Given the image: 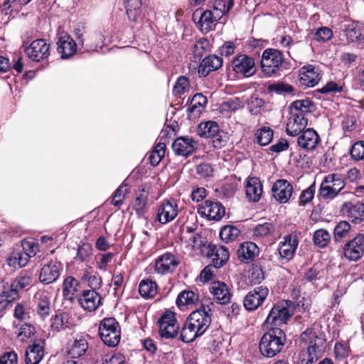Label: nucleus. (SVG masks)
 Returning <instances> with one entry per match:
<instances>
[{
  "label": "nucleus",
  "mask_w": 364,
  "mask_h": 364,
  "mask_svg": "<svg viewBox=\"0 0 364 364\" xmlns=\"http://www.w3.org/2000/svg\"><path fill=\"white\" fill-rule=\"evenodd\" d=\"M56 43L57 51L63 59L70 58L81 49L71 36L64 31L58 33Z\"/></svg>",
  "instance_id": "obj_11"
},
{
  "label": "nucleus",
  "mask_w": 364,
  "mask_h": 364,
  "mask_svg": "<svg viewBox=\"0 0 364 364\" xmlns=\"http://www.w3.org/2000/svg\"><path fill=\"white\" fill-rule=\"evenodd\" d=\"M149 189L147 186H141L136 193L133 208L139 216H142L147 210Z\"/></svg>",
  "instance_id": "obj_33"
},
{
  "label": "nucleus",
  "mask_w": 364,
  "mask_h": 364,
  "mask_svg": "<svg viewBox=\"0 0 364 364\" xmlns=\"http://www.w3.org/2000/svg\"><path fill=\"white\" fill-rule=\"evenodd\" d=\"M231 66L232 71L239 77H248L256 72L255 59L246 54H240L235 57Z\"/></svg>",
  "instance_id": "obj_10"
},
{
  "label": "nucleus",
  "mask_w": 364,
  "mask_h": 364,
  "mask_svg": "<svg viewBox=\"0 0 364 364\" xmlns=\"http://www.w3.org/2000/svg\"><path fill=\"white\" fill-rule=\"evenodd\" d=\"M259 248L253 242H244L241 243L237 251L238 259L247 264L252 262L259 255Z\"/></svg>",
  "instance_id": "obj_25"
},
{
  "label": "nucleus",
  "mask_w": 364,
  "mask_h": 364,
  "mask_svg": "<svg viewBox=\"0 0 364 364\" xmlns=\"http://www.w3.org/2000/svg\"><path fill=\"white\" fill-rule=\"evenodd\" d=\"M312 106L311 101L309 100H296L291 105L290 113L306 117V114L311 112Z\"/></svg>",
  "instance_id": "obj_45"
},
{
  "label": "nucleus",
  "mask_w": 364,
  "mask_h": 364,
  "mask_svg": "<svg viewBox=\"0 0 364 364\" xmlns=\"http://www.w3.org/2000/svg\"><path fill=\"white\" fill-rule=\"evenodd\" d=\"M178 213V207L174 200H164L158 206L156 220L166 224L173 220Z\"/></svg>",
  "instance_id": "obj_12"
},
{
  "label": "nucleus",
  "mask_w": 364,
  "mask_h": 364,
  "mask_svg": "<svg viewBox=\"0 0 364 364\" xmlns=\"http://www.w3.org/2000/svg\"><path fill=\"white\" fill-rule=\"evenodd\" d=\"M193 20L198 18V24L203 33H208L215 26V22L220 19L216 18V14L210 10H196L193 14Z\"/></svg>",
  "instance_id": "obj_20"
},
{
  "label": "nucleus",
  "mask_w": 364,
  "mask_h": 364,
  "mask_svg": "<svg viewBox=\"0 0 364 364\" xmlns=\"http://www.w3.org/2000/svg\"><path fill=\"white\" fill-rule=\"evenodd\" d=\"M320 78L318 69L312 65H304L299 70V80L303 85L314 87L318 83Z\"/></svg>",
  "instance_id": "obj_28"
},
{
  "label": "nucleus",
  "mask_w": 364,
  "mask_h": 364,
  "mask_svg": "<svg viewBox=\"0 0 364 364\" xmlns=\"http://www.w3.org/2000/svg\"><path fill=\"white\" fill-rule=\"evenodd\" d=\"M246 196L250 202H257L262 194V185L259 178L248 177L245 184Z\"/></svg>",
  "instance_id": "obj_31"
},
{
  "label": "nucleus",
  "mask_w": 364,
  "mask_h": 364,
  "mask_svg": "<svg viewBox=\"0 0 364 364\" xmlns=\"http://www.w3.org/2000/svg\"><path fill=\"white\" fill-rule=\"evenodd\" d=\"M222 107L223 110L235 112L243 107V103L240 98L232 97L224 102Z\"/></svg>",
  "instance_id": "obj_64"
},
{
  "label": "nucleus",
  "mask_w": 364,
  "mask_h": 364,
  "mask_svg": "<svg viewBox=\"0 0 364 364\" xmlns=\"http://www.w3.org/2000/svg\"><path fill=\"white\" fill-rule=\"evenodd\" d=\"M351 159L355 161L364 160V141H358L350 150Z\"/></svg>",
  "instance_id": "obj_59"
},
{
  "label": "nucleus",
  "mask_w": 364,
  "mask_h": 364,
  "mask_svg": "<svg viewBox=\"0 0 364 364\" xmlns=\"http://www.w3.org/2000/svg\"><path fill=\"white\" fill-rule=\"evenodd\" d=\"M36 311L42 318L48 316L51 312L50 296L46 291H38L34 296Z\"/></svg>",
  "instance_id": "obj_27"
},
{
  "label": "nucleus",
  "mask_w": 364,
  "mask_h": 364,
  "mask_svg": "<svg viewBox=\"0 0 364 364\" xmlns=\"http://www.w3.org/2000/svg\"><path fill=\"white\" fill-rule=\"evenodd\" d=\"M223 61L221 57L216 55H209L204 58L198 68L199 77H206L210 72L220 69Z\"/></svg>",
  "instance_id": "obj_23"
},
{
  "label": "nucleus",
  "mask_w": 364,
  "mask_h": 364,
  "mask_svg": "<svg viewBox=\"0 0 364 364\" xmlns=\"http://www.w3.org/2000/svg\"><path fill=\"white\" fill-rule=\"evenodd\" d=\"M313 240L316 246L323 248L329 243L331 240V235L327 230L324 229H319L314 232Z\"/></svg>",
  "instance_id": "obj_53"
},
{
  "label": "nucleus",
  "mask_w": 364,
  "mask_h": 364,
  "mask_svg": "<svg viewBox=\"0 0 364 364\" xmlns=\"http://www.w3.org/2000/svg\"><path fill=\"white\" fill-rule=\"evenodd\" d=\"M14 325L17 328L16 333L18 339L22 342H26L35 334V328L31 323H17L14 321Z\"/></svg>",
  "instance_id": "obj_39"
},
{
  "label": "nucleus",
  "mask_w": 364,
  "mask_h": 364,
  "mask_svg": "<svg viewBox=\"0 0 364 364\" xmlns=\"http://www.w3.org/2000/svg\"><path fill=\"white\" fill-rule=\"evenodd\" d=\"M61 264L57 261H50L41 268L39 279L43 284H50L55 282L60 275Z\"/></svg>",
  "instance_id": "obj_26"
},
{
  "label": "nucleus",
  "mask_w": 364,
  "mask_h": 364,
  "mask_svg": "<svg viewBox=\"0 0 364 364\" xmlns=\"http://www.w3.org/2000/svg\"><path fill=\"white\" fill-rule=\"evenodd\" d=\"M44 356V342L34 343L28 347L25 354L26 364H38Z\"/></svg>",
  "instance_id": "obj_34"
},
{
  "label": "nucleus",
  "mask_w": 364,
  "mask_h": 364,
  "mask_svg": "<svg viewBox=\"0 0 364 364\" xmlns=\"http://www.w3.org/2000/svg\"><path fill=\"white\" fill-rule=\"evenodd\" d=\"M346 41L349 43L357 42L361 37L360 29L357 23H348L344 31Z\"/></svg>",
  "instance_id": "obj_50"
},
{
  "label": "nucleus",
  "mask_w": 364,
  "mask_h": 364,
  "mask_svg": "<svg viewBox=\"0 0 364 364\" xmlns=\"http://www.w3.org/2000/svg\"><path fill=\"white\" fill-rule=\"evenodd\" d=\"M92 250L91 245L89 243H83L78 247L75 259L81 262H85L90 256Z\"/></svg>",
  "instance_id": "obj_63"
},
{
  "label": "nucleus",
  "mask_w": 364,
  "mask_h": 364,
  "mask_svg": "<svg viewBox=\"0 0 364 364\" xmlns=\"http://www.w3.org/2000/svg\"><path fill=\"white\" fill-rule=\"evenodd\" d=\"M210 43L207 38H200L192 46L191 50L193 58L200 60V58L209 50Z\"/></svg>",
  "instance_id": "obj_49"
},
{
  "label": "nucleus",
  "mask_w": 364,
  "mask_h": 364,
  "mask_svg": "<svg viewBox=\"0 0 364 364\" xmlns=\"http://www.w3.org/2000/svg\"><path fill=\"white\" fill-rule=\"evenodd\" d=\"M199 301V296L193 291H183L176 299L177 306L182 309L186 306H193Z\"/></svg>",
  "instance_id": "obj_41"
},
{
  "label": "nucleus",
  "mask_w": 364,
  "mask_h": 364,
  "mask_svg": "<svg viewBox=\"0 0 364 364\" xmlns=\"http://www.w3.org/2000/svg\"><path fill=\"white\" fill-rule=\"evenodd\" d=\"M342 210L346 211L347 217L354 223L364 220V204L363 203H346L343 204Z\"/></svg>",
  "instance_id": "obj_36"
},
{
  "label": "nucleus",
  "mask_w": 364,
  "mask_h": 364,
  "mask_svg": "<svg viewBox=\"0 0 364 364\" xmlns=\"http://www.w3.org/2000/svg\"><path fill=\"white\" fill-rule=\"evenodd\" d=\"M197 132L202 138L210 139L215 149L223 147L228 141L227 134L220 129L218 124L214 121L200 122Z\"/></svg>",
  "instance_id": "obj_4"
},
{
  "label": "nucleus",
  "mask_w": 364,
  "mask_h": 364,
  "mask_svg": "<svg viewBox=\"0 0 364 364\" xmlns=\"http://www.w3.org/2000/svg\"><path fill=\"white\" fill-rule=\"evenodd\" d=\"M255 239H260L269 236L274 231V226L270 223L259 224L253 229Z\"/></svg>",
  "instance_id": "obj_52"
},
{
  "label": "nucleus",
  "mask_w": 364,
  "mask_h": 364,
  "mask_svg": "<svg viewBox=\"0 0 364 364\" xmlns=\"http://www.w3.org/2000/svg\"><path fill=\"white\" fill-rule=\"evenodd\" d=\"M101 296L94 289L85 290L78 297L80 306L89 312L95 311L101 304Z\"/></svg>",
  "instance_id": "obj_21"
},
{
  "label": "nucleus",
  "mask_w": 364,
  "mask_h": 364,
  "mask_svg": "<svg viewBox=\"0 0 364 364\" xmlns=\"http://www.w3.org/2000/svg\"><path fill=\"white\" fill-rule=\"evenodd\" d=\"M208 256L212 258V265L215 268H220L229 259V250L223 245H211L209 246Z\"/></svg>",
  "instance_id": "obj_24"
},
{
  "label": "nucleus",
  "mask_w": 364,
  "mask_h": 364,
  "mask_svg": "<svg viewBox=\"0 0 364 364\" xmlns=\"http://www.w3.org/2000/svg\"><path fill=\"white\" fill-rule=\"evenodd\" d=\"M240 234V230L234 225H225L220 231V239L228 243L235 240Z\"/></svg>",
  "instance_id": "obj_47"
},
{
  "label": "nucleus",
  "mask_w": 364,
  "mask_h": 364,
  "mask_svg": "<svg viewBox=\"0 0 364 364\" xmlns=\"http://www.w3.org/2000/svg\"><path fill=\"white\" fill-rule=\"evenodd\" d=\"M23 252L30 258L36 255L39 251V245L34 239H26L22 241Z\"/></svg>",
  "instance_id": "obj_56"
},
{
  "label": "nucleus",
  "mask_w": 364,
  "mask_h": 364,
  "mask_svg": "<svg viewBox=\"0 0 364 364\" xmlns=\"http://www.w3.org/2000/svg\"><path fill=\"white\" fill-rule=\"evenodd\" d=\"M63 294L65 299L73 301L81 291L80 282L73 277H68L64 279Z\"/></svg>",
  "instance_id": "obj_37"
},
{
  "label": "nucleus",
  "mask_w": 364,
  "mask_h": 364,
  "mask_svg": "<svg viewBox=\"0 0 364 364\" xmlns=\"http://www.w3.org/2000/svg\"><path fill=\"white\" fill-rule=\"evenodd\" d=\"M31 284V277L27 274H21L16 277L11 283L4 282V284L9 291L10 297L18 299V291L24 288L29 287Z\"/></svg>",
  "instance_id": "obj_32"
},
{
  "label": "nucleus",
  "mask_w": 364,
  "mask_h": 364,
  "mask_svg": "<svg viewBox=\"0 0 364 364\" xmlns=\"http://www.w3.org/2000/svg\"><path fill=\"white\" fill-rule=\"evenodd\" d=\"M269 294L266 287L259 286L248 292L243 300L244 307L247 311H255L261 306Z\"/></svg>",
  "instance_id": "obj_15"
},
{
  "label": "nucleus",
  "mask_w": 364,
  "mask_h": 364,
  "mask_svg": "<svg viewBox=\"0 0 364 364\" xmlns=\"http://www.w3.org/2000/svg\"><path fill=\"white\" fill-rule=\"evenodd\" d=\"M87 349V340L82 336H77L70 344L68 353L71 358H77L84 355Z\"/></svg>",
  "instance_id": "obj_38"
},
{
  "label": "nucleus",
  "mask_w": 364,
  "mask_h": 364,
  "mask_svg": "<svg viewBox=\"0 0 364 364\" xmlns=\"http://www.w3.org/2000/svg\"><path fill=\"white\" fill-rule=\"evenodd\" d=\"M215 304L210 299L202 300L200 307L192 311L184 322L180 332V338L184 343H191L203 336L211 322Z\"/></svg>",
  "instance_id": "obj_1"
},
{
  "label": "nucleus",
  "mask_w": 364,
  "mask_h": 364,
  "mask_svg": "<svg viewBox=\"0 0 364 364\" xmlns=\"http://www.w3.org/2000/svg\"><path fill=\"white\" fill-rule=\"evenodd\" d=\"M16 300L10 297L9 291L4 284V281H0V312L6 309L9 303Z\"/></svg>",
  "instance_id": "obj_57"
},
{
  "label": "nucleus",
  "mask_w": 364,
  "mask_h": 364,
  "mask_svg": "<svg viewBox=\"0 0 364 364\" xmlns=\"http://www.w3.org/2000/svg\"><path fill=\"white\" fill-rule=\"evenodd\" d=\"M139 292L145 299L153 298L157 293V285L151 279H143L139 283Z\"/></svg>",
  "instance_id": "obj_40"
},
{
  "label": "nucleus",
  "mask_w": 364,
  "mask_h": 364,
  "mask_svg": "<svg viewBox=\"0 0 364 364\" xmlns=\"http://www.w3.org/2000/svg\"><path fill=\"white\" fill-rule=\"evenodd\" d=\"M350 230V224L346 221H341L338 223L334 228V238L338 241L343 237H346L349 230Z\"/></svg>",
  "instance_id": "obj_60"
},
{
  "label": "nucleus",
  "mask_w": 364,
  "mask_h": 364,
  "mask_svg": "<svg viewBox=\"0 0 364 364\" xmlns=\"http://www.w3.org/2000/svg\"><path fill=\"white\" fill-rule=\"evenodd\" d=\"M129 19L136 22L141 13V0H124Z\"/></svg>",
  "instance_id": "obj_42"
},
{
  "label": "nucleus",
  "mask_w": 364,
  "mask_h": 364,
  "mask_svg": "<svg viewBox=\"0 0 364 364\" xmlns=\"http://www.w3.org/2000/svg\"><path fill=\"white\" fill-rule=\"evenodd\" d=\"M274 132L269 127H262L255 133V141L260 146L269 144L273 139Z\"/></svg>",
  "instance_id": "obj_43"
},
{
  "label": "nucleus",
  "mask_w": 364,
  "mask_h": 364,
  "mask_svg": "<svg viewBox=\"0 0 364 364\" xmlns=\"http://www.w3.org/2000/svg\"><path fill=\"white\" fill-rule=\"evenodd\" d=\"M307 123L308 120L306 117L290 113L286 125V132L289 136H297L304 131Z\"/></svg>",
  "instance_id": "obj_29"
},
{
  "label": "nucleus",
  "mask_w": 364,
  "mask_h": 364,
  "mask_svg": "<svg viewBox=\"0 0 364 364\" xmlns=\"http://www.w3.org/2000/svg\"><path fill=\"white\" fill-rule=\"evenodd\" d=\"M273 197L280 203H286L293 193L292 185L285 179L277 180L272 187Z\"/></svg>",
  "instance_id": "obj_19"
},
{
  "label": "nucleus",
  "mask_w": 364,
  "mask_h": 364,
  "mask_svg": "<svg viewBox=\"0 0 364 364\" xmlns=\"http://www.w3.org/2000/svg\"><path fill=\"white\" fill-rule=\"evenodd\" d=\"M178 264V261L176 257L169 252H166L160 256L156 261L155 269L161 274H167L172 272Z\"/></svg>",
  "instance_id": "obj_30"
},
{
  "label": "nucleus",
  "mask_w": 364,
  "mask_h": 364,
  "mask_svg": "<svg viewBox=\"0 0 364 364\" xmlns=\"http://www.w3.org/2000/svg\"><path fill=\"white\" fill-rule=\"evenodd\" d=\"M166 144L164 143H159L154 147L149 156L150 163L152 166H157L161 161L165 155Z\"/></svg>",
  "instance_id": "obj_55"
},
{
  "label": "nucleus",
  "mask_w": 364,
  "mask_h": 364,
  "mask_svg": "<svg viewBox=\"0 0 364 364\" xmlns=\"http://www.w3.org/2000/svg\"><path fill=\"white\" fill-rule=\"evenodd\" d=\"M88 42L85 46V51H98V48H102L104 46V36L100 33H93L90 36Z\"/></svg>",
  "instance_id": "obj_54"
},
{
  "label": "nucleus",
  "mask_w": 364,
  "mask_h": 364,
  "mask_svg": "<svg viewBox=\"0 0 364 364\" xmlns=\"http://www.w3.org/2000/svg\"><path fill=\"white\" fill-rule=\"evenodd\" d=\"M234 4V0H215L213 4V11L216 14V18H221L227 14Z\"/></svg>",
  "instance_id": "obj_51"
},
{
  "label": "nucleus",
  "mask_w": 364,
  "mask_h": 364,
  "mask_svg": "<svg viewBox=\"0 0 364 364\" xmlns=\"http://www.w3.org/2000/svg\"><path fill=\"white\" fill-rule=\"evenodd\" d=\"M345 257L350 261H357L364 254V234H358L348 241L343 247Z\"/></svg>",
  "instance_id": "obj_17"
},
{
  "label": "nucleus",
  "mask_w": 364,
  "mask_h": 364,
  "mask_svg": "<svg viewBox=\"0 0 364 364\" xmlns=\"http://www.w3.org/2000/svg\"><path fill=\"white\" fill-rule=\"evenodd\" d=\"M207 98L201 93H197L193 95L190 101L188 107V112L198 114L201 113L207 104Z\"/></svg>",
  "instance_id": "obj_44"
},
{
  "label": "nucleus",
  "mask_w": 364,
  "mask_h": 364,
  "mask_svg": "<svg viewBox=\"0 0 364 364\" xmlns=\"http://www.w3.org/2000/svg\"><path fill=\"white\" fill-rule=\"evenodd\" d=\"M284 57L282 53L274 48L265 49L261 58V69L267 77L277 75L281 70Z\"/></svg>",
  "instance_id": "obj_6"
},
{
  "label": "nucleus",
  "mask_w": 364,
  "mask_h": 364,
  "mask_svg": "<svg viewBox=\"0 0 364 364\" xmlns=\"http://www.w3.org/2000/svg\"><path fill=\"white\" fill-rule=\"evenodd\" d=\"M30 257L23 251L13 252L7 259V264L9 266L17 268L25 267Z\"/></svg>",
  "instance_id": "obj_46"
},
{
  "label": "nucleus",
  "mask_w": 364,
  "mask_h": 364,
  "mask_svg": "<svg viewBox=\"0 0 364 364\" xmlns=\"http://www.w3.org/2000/svg\"><path fill=\"white\" fill-rule=\"evenodd\" d=\"M307 348L299 354L300 364H312L322 355L325 349L324 335L314 329H307L301 336Z\"/></svg>",
  "instance_id": "obj_2"
},
{
  "label": "nucleus",
  "mask_w": 364,
  "mask_h": 364,
  "mask_svg": "<svg viewBox=\"0 0 364 364\" xmlns=\"http://www.w3.org/2000/svg\"><path fill=\"white\" fill-rule=\"evenodd\" d=\"M293 303L291 301H282L274 305L269 313L264 324L268 326H281L287 323L293 314L290 309Z\"/></svg>",
  "instance_id": "obj_9"
},
{
  "label": "nucleus",
  "mask_w": 364,
  "mask_h": 364,
  "mask_svg": "<svg viewBox=\"0 0 364 364\" xmlns=\"http://www.w3.org/2000/svg\"><path fill=\"white\" fill-rule=\"evenodd\" d=\"M99 333L103 343L109 347L117 346L121 339L119 323L113 317L105 318L101 321Z\"/></svg>",
  "instance_id": "obj_5"
},
{
  "label": "nucleus",
  "mask_w": 364,
  "mask_h": 364,
  "mask_svg": "<svg viewBox=\"0 0 364 364\" xmlns=\"http://www.w3.org/2000/svg\"><path fill=\"white\" fill-rule=\"evenodd\" d=\"M159 334L161 338L173 339L177 337L180 325L176 314L169 309L166 310L158 320Z\"/></svg>",
  "instance_id": "obj_8"
},
{
  "label": "nucleus",
  "mask_w": 364,
  "mask_h": 364,
  "mask_svg": "<svg viewBox=\"0 0 364 364\" xmlns=\"http://www.w3.org/2000/svg\"><path fill=\"white\" fill-rule=\"evenodd\" d=\"M320 141L318 133L313 129L309 128L299 134L298 146L305 151L314 150Z\"/></svg>",
  "instance_id": "obj_22"
},
{
  "label": "nucleus",
  "mask_w": 364,
  "mask_h": 364,
  "mask_svg": "<svg viewBox=\"0 0 364 364\" xmlns=\"http://www.w3.org/2000/svg\"><path fill=\"white\" fill-rule=\"evenodd\" d=\"M198 213L210 220L218 221L225 215V209L221 203L207 200L200 205Z\"/></svg>",
  "instance_id": "obj_16"
},
{
  "label": "nucleus",
  "mask_w": 364,
  "mask_h": 364,
  "mask_svg": "<svg viewBox=\"0 0 364 364\" xmlns=\"http://www.w3.org/2000/svg\"><path fill=\"white\" fill-rule=\"evenodd\" d=\"M210 292L213 298L220 304H228L231 297V294L227 285L222 282H215L210 287Z\"/></svg>",
  "instance_id": "obj_35"
},
{
  "label": "nucleus",
  "mask_w": 364,
  "mask_h": 364,
  "mask_svg": "<svg viewBox=\"0 0 364 364\" xmlns=\"http://www.w3.org/2000/svg\"><path fill=\"white\" fill-rule=\"evenodd\" d=\"M24 51L29 59L40 62L49 56L50 45L44 39H36L26 47Z\"/></svg>",
  "instance_id": "obj_13"
},
{
  "label": "nucleus",
  "mask_w": 364,
  "mask_h": 364,
  "mask_svg": "<svg viewBox=\"0 0 364 364\" xmlns=\"http://www.w3.org/2000/svg\"><path fill=\"white\" fill-rule=\"evenodd\" d=\"M198 142L192 137H178L172 144L174 153L178 156H188L198 148Z\"/></svg>",
  "instance_id": "obj_18"
},
{
  "label": "nucleus",
  "mask_w": 364,
  "mask_h": 364,
  "mask_svg": "<svg viewBox=\"0 0 364 364\" xmlns=\"http://www.w3.org/2000/svg\"><path fill=\"white\" fill-rule=\"evenodd\" d=\"M190 89V82L188 77L186 76H180L173 87V92L175 95H181Z\"/></svg>",
  "instance_id": "obj_58"
},
{
  "label": "nucleus",
  "mask_w": 364,
  "mask_h": 364,
  "mask_svg": "<svg viewBox=\"0 0 364 364\" xmlns=\"http://www.w3.org/2000/svg\"><path fill=\"white\" fill-rule=\"evenodd\" d=\"M299 240L296 235L289 234L285 235L278 245V252L282 260L289 262L291 260L298 247Z\"/></svg>",
  "instance_id": "obj_14"
},
{
  "label": "nucleus",
  "mask_w": 364,
  "mask_h": 364,
  "mask_svg": "<svg viewBox=\"0 0 364 364\" xmlns=\"http://www.w3.org/2000/svg\"><path fill=\"white\" fill-rule=\"evenodd\" d=\"M285 341L284 331L277 327L272 328L262 337L259 350L264 356L273 358L282 350Z\"/></svg>",
  "instance_id": "obj_3"
},
{
  "label": "nucleus",
  "mask_w": 364,
  "mask_h": 364,
  "mask_svg": "<svg viewBox=\"0 0 364 364\" xmlns=\"http://www.w3.org/2000/svg\"><path fill=\"white\" fill-rule=\"evenodd\" d=\"M316 185L315 183H314L309 188L301 192L299 199V205L304 206L310 203L314 197Z\"/></svg>",
  "instance_id": "obj_61"
},
{
  "label": "nucleus",
  "mask_w": 364,
  "mask_h": 364,
  "mask_svg": "<svg viewBox=\"0 0 364 364\" xmlns=\"http://www.w3.org/2000/svg\"><path fill=\"white\" fill-rule=\"evenodd\" d=\"M346 183L339 173L325 176L318 190L319 196L324 200H332L344 188Z\"/></svg>",
  "instance_id": "obj_7"
},
{
  "label": "nucleus",
  "mask_w": 364,
  "mask_h": 364,
  "mask_svg": "<svg viewBox=\"0 0 364 364\" xmlns=\"http://www.w3.org/2000/svg\"><path fill=\"white\" fill-rule=\"evenodd\" d=\"M14 316L17 323H27L30 319V308L28 304L18 303L14 308Z\"/></svg>",
  "instance_id": "obj_48"
},
{
  "label": "nucleus",
  "mask_w": 364,
  "mask_h": 364,
  "mask_svg": "<svg viewBox=\"0 0 364 364\" xmlns=\"http://www.w3.org/2000/svg\"><path fill=\"white\" fill-rule=\"evenodd\" d=\"M74 37L76 39V43L79 46V47L82 49L84 48L85 50V27L83 25L79 24L77 25L73 31Z\"/></svg>",
  "instance_id": "obj_62"
}]
</instances>
